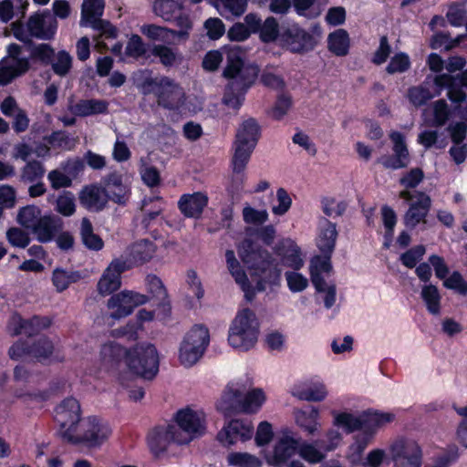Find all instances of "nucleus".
I'll return each mask as SVG.
<instances>
[{"label": "nucleus", "instance_id": "nucleus-23", "mask_svg": "<svg viewBox=\"0 0 467 467\" xmlns=\"http://www.w3.org/2000/svg\"><path fill=\"white\" fill-rule=\"evenodd\" d=\"M298 451V441L293 433L285 430L276 441L272 453V462L275 465L285 463Z\"/></svg>", "mask_w": 467, "mask_h": 467}, {"label": "nucleus", "instance_id": "nucleus-20", "mask_svg": "<svg viewBox=\"0 0 467 467\" xmlns=\"http://www.w3.org/2000/svg\"><path fill=\"white\" fill-rule=\"evenodd\" d=\"M130 265L126 260L117 258L113 260L99 278L97 289L101 296H107L118 290L121 285V274L128 270Z\"/></svg>", "mask_w": 467, "mask_h": 467}, {"label": "nucleus", "instance_id": "nucleus-12", "mask_svg": "<svg viewBox=\"0 0 467 467\" xmlns=\"http://www.w3.org/2000/svg\"><path fill=\"white\" fill-rule=\"evenodd\" d=\"M321 35V27L317 24L313 25L308 30L293 24L283 31L281 40L291 52L301 53L313 49Z\"/></svg>", "mask_w": 467, "mask_h": 467}, {"label": "nucleus", "instance_id": "nucleus-19", "mask_svg": "<svg viewBox=\"0 0 467 467\" xmlns=\"http://www.w3.org/2000/svg\"><path fill=\"white\" fill-rule=\"evenodd\" d=\"M177 436L176 426L172 423L156 426L147 436L148 446L158 456L166 451L171 444H179Z\"/></svg>", "mask_w": 467, "mask_h": 467}, {"label": "nucleus", "instance_id": "nucleus-17", "mask_svg": "<svg viewBox=\"0 0 467 467\" xmlns=\"http://www.w3.org/2000/svg\"><path fill=\"white\" fill-rule=\"evenodd\" d=\"M148 300V296L143 294L123 290L113 295L108 300L107 306L110 317L119 319L130 315L135 307L146 304Z\"/></svg>", "mask_w": 467, "mask_h": 467}, {"label": "nucleus", "instance_id": "nucleus-31", "mask_svg": "<svg viewBox=\"0 0 467 467\" xmlns=\"http://www.w3.org/2000/svg\"><path fill=\"white\" fill-rule=\"evenodd\" d=\"M79 161L68 160L62 165L63 170H55L49 172L48 179L54 188L68 187L79 168Z\"/></svg>", "mask_w": 467, "mask_h": 467}, {"label": "nucleus", "instance_id": "nucleus-26", "mask_svg": "<svg viewBox=\"0 0 467 467\" xmlns=\"http://www.w3.org/2000/svg\"><path fill=\"white\" fill-rule=\"evenodd\" d=\"M57 28V20L50 13L31 16V37L50 39L56 34Z\"/></svg>", "mask_w": 467, "mask_h": 467}, {"label": "nucleus", "instance_id": "nucleus-11", "mask_svg": "<svg viewBox=\"0 0 467 467\" xmlns=\"http://www.w3.org/2000/svg\"><path fill=\"white\" fill-rule=\"evenodd\" d=\"M126 364L134 374L151 379L159 370V355L151 344L138 345L126 353Z\"/></svg>", "mask_w": 467, "mask_h": 467}, {"label": "nucleus", "instance_id": "nucleus-29", "mask_svg": "<svg viewBox=\"0 0 467 467\" xmlns=\"http://www.w3.org/2000/svg\"><path fill=\"white\" fill-rule=\"evenodd\" d=\"M126 351L116 342H108L102 345L99 351V363L101 368L111 370L116 368L123 357L126 358Z\"/></svg>", "mask_w": 467, "mask_h": 467}, {"label": "nucleus", "instance_id": "nucleus-1", "mask_svg": "<svg viewBox=\"0 0 467 467\" xmlns=\"http://www.w3.org/2000/svg\"><path fill=\"white\" fill-rule=\"evenodd\" d=\"M246 51L237 45L224 46L209 51L203 60L204 69L213 71L225 60L223 76L228 79L223 103L238 110L245 99V94L258 78L259 67L254 63L245 62Z\"/></svg>", "mask_w": 467, "mask_h": 467}, {"label": "nucleus", "instance_id": "nucleus-59", "mask_svg": "<svg viewBox=\"0 0 467 467\" xmlns=\"http://www.w3.org/2000/svg\"><path fill=\"white\" fill-rule=\"evenodd\" d=\"M428 206H410L406 213L405 221L408 226L414 227L420 222H424Z\"/></svg>", "mask_w": 467, "mask_h": 467}, {"label": "nucleus", "instance_id": "nucleus-28", "mask_svg": "<svg viewBox=\"0 0 467 467\" xmlns=\"http://www.w3.org/2000/svg\"><path fill=\"white\" fill-rule=\"evenodd\" d=\"M61 228L62 221L60 218L57 216H44L31 225V234L39 242L46 243L51 241L55 233Z\"/></svg>", "mask_w": 467, "mask_h": 467}, {"label": "nucleus", "instance_id": "nucleus-48", "mask_svg": "<svg viewBox=\"0 0 467 467\" xmlns=\"http://www.w3.org/2000/svg\"><path fill=\"white\" fill-rule=\"evenodd\" d=\"M260 39L269 43L275 41L278 36V23L273 16L267 17L258 31Z\"/></svg>", "mask_w": 467, "mask_h": 467}, {"label": "nucleus", "instance_id": "nucleus-57", "mask_svg": "<svg viewBox=\"0 0 467 467\" xmlns=\"http://www.w3.org/2000/svg\"><path fill=\"white\" fill-rule=\"evenodd\" d=\"M31 61L38 59L44 63H48L54 55V50L47 44L34 45L31 42Z\"/></svg>", "mask_w": 467, "mask_h": 467}, {"label": "nucleus", "instance_id": "nucleus-64", "mask_svg": "<svg viewBox=\"0 0 467 467\" xmlns=\"http://www.w3.org/2000/svg\"><path fill=\"white\" fill-rule=\"evenodd\" d=\"M346 10L342 6L331 7L327 10L325 20L332 26H341L346 21Z\"/></svg>", "mask_w": 467, "mask_h": 467}, {"label": "nucleus", "instance_id": "nucleus-35", "mask_svg": "<svg viewBox=\"0 0 467 467\" xmlns=\"http://www.w3.org/2000/svg\"><path fill=\"white\" fill-rule=\"evenodd\" d=\"M278 253L283 265L294 270H299L303 266L304 261L301 258L299 248L292 241L283 242L282 248Z\"/></svg>", "mask_w": 467, "mask_h": 467}, {"label": "nucleus", "instance_id": "nucleus-30", "mask_svg": "<svg viewBox=\"0 0 467 467\" xmlns=\"http://www.w3.org/2000/svg\"><path fill=\"white\" fill-rule=\"evenodd\" d=\"M109 103L104 99H81L75 104H69V111L78 117L103 114L108 111Z\"/></svg>", "mask_w": 467, "mask_h": 467}, {"label": "nucleus", "instance_id": "nucleus-33", "mask_svg": "<svg viewBox=\"0 0 467 467\" xmlns=\"http://www.w3.org/2000/svg\"><path fill=\"white\" fill-rule=\"evenodd\" d=\"M451 113L444 99L436 100L424 110L426 120L430 125L436 127L444 125Z\"/></svg>", "mask_w": 467, "mask_h": 467}, {"label": "nucleus", "instance_id": "nucleus-63", "mask_svg": "<svg viewBox=\"0 0 467 467\" xmlns=\"http://www.w3.org/2000/svg\"><path fill=\"white\" fill-rule=\"evenodd\" d=\"M147 287L153 297L159 300H163L166 297V290L159 277L149 275L147 277Z\"/></svg>", "mask_w": 467, "mask_h": 467}, {"label": "nucleus", "instance_id": "nucleus-56", "mask_svg": "<svg viewBox=\"0 0 467 467\" xmlns=\"http://www.w3.org/2000/svg\"><path fill=\"white\" fill-rule=\"evenodd\" d=\"M425 254V247L423 245H417L400 256L402 264L409 268H413L417 263L422 258Z\"/></svg>", "mask_w": 467, "mask_h": 467}, {"label": "nucleus", "instance_id": "nucleus-27", "mask_svg": "<svg viewBox=\"0 0 467 467\" xmlns=\"http://www.w3.org/2000/svg\"><path fill=\"white\" fill-rule=\"evenodd\" d=\"M294 419L296 424L308 436H316L319 433L321 423L319 421L320 412L316 407L310 410H295Z\"/></svg>", "mask_w": 467, "mask_h": 467}, {"label": "nucleus", "instance_id": "nucleus-52", "mask_svg": "<svg viewBox=\"0 0 467 467\" xmlns=\"http://www.w3.org/2000/svg\"><path fill=\"white\" fill-rule=\"evenodd\" d=\"M288 288L294 292H301L308 285V280L302 274L295 271H287L285 274Z\"/></svg>", "mask_w": 467, "mask_h": 467}, {"label": "nucleus", "instance_id": "nucleus-16", "mask_svg": "<svg viewBox=\"0 0 467 467\" xmlns=\"http://www.w3.org/2000/svg\"><path fill=\"white\" fill-rule=\"evenodd\" d=\"M127 194V189L121 184H109L107 188L91 184L81 191L80 200L82 204H105L108 202L124 204L128 202Z\"/></svg>", "mask_w": 467, "mask_h": 467}, {"label": "nucleus", "instance_id": "nucleus-25", "mask_svg": "<svg viewBox=\"0 0 467 467\" xmlns=\"http://www.w3.org/2000/svg\"><path fill=\"white\" fill-rule=\"evenodd\" d=\"M35 153L38 157H45L48 154L50 147L62 150H70L74 146V140L71 139L66 131H56L50 136L45 133L42 136V141L39 144L35 141Z\"/></svg>", "mask_w": 467, "mask_h": 467}, {"label": "nucleus", "instance_id": "nucleus-5", "mask_svg": "<svg viewBox=\"0 0 467 467\" xmlns=\"http://www.w3.org/2000/svg\"><path fill=\"white\" fill-rule=\"evenodd\" d=\"M259 331L260 324L255 313L250 308H242L231 322L228 343L234 349L248 351L256 345Z\"/></svg>", "mask_w": 467, "mask_h": 467}, {"label": "nucleus", "instance_id": "nucleus-36", "mask_svg": "<svg viewBox=\"0 0 467 467\" xmlns=\"http://www.w3.org/2000/svg\"><path fill=\"white\" fill-rule=\"evenodd\" d=\"M156 253V245L148 240L134 243L129 250L130 260L134 264H143L150 261Z\"/></svg>", "mask_w": 467, "mask_h": 467}, {"label": "nucleus", "instance_id": "nucleus-3", "mask_svg": "<svg viewBox=\"0 0 467 467\" xmlns=\"http://www.w3.org/2000/svg\"><path fill=\"white\" fill-rule=\"evenodd\" d=\"M456 78L451 74H438L434 77L428 76L425 80L418 86L408 89V99L415 107H420L427 101L438 97L446 88L449 99L453 103L454 110L458 111L460 118L462 113L467 114L466 95L454 86Z\"/></svg>", "mask_w": 467, "mask_h": 467}, {"label": "nucleus", "instance_id": "nucleus-21", "mask_svg": "<svg viewBox=\"0 0 467 467\" xmlns=\"http://www.w3.org/2000/svg\"><path fill=\"white\" fill-rule=\"evenodd\" d=\"M8 52L9 57L0 61V85L8 84L26 70V63L18 58L20 47L12 44L9 46Z\"/></svg>", "mask_w": 467, "mask_h": 467}, {"label": "nucleus", "instance_id": "nucleus-18", "mask_svg": "<svg viewBox=\"0 0 467 467\" xmlns=\"http://www.w3.org/2000/svg\"><path fill=\"white\" fill-rule=\"evenodd\" d=\"M253 435L254 426L251 422L233 420L221 429L216 439L222 446L229 448L238 442H245L251 440Z\"/></svg>", "mask_w": 467, "mask_h": 467}, {"label": "nucleus", "instance_id": "nucleus-15", "mask_svg": "<svg viewBox=\"0 0 467 467\" xmlns=\"http://www.w3.org/2000/svg\"><path fill=\"white\" fill-rule=\"evenodd\" d=\"M80 414V405L74 398L65 399L57 407L55 419L59 425L58 433L63 440L69 442L82 421Z\"/></svg>", "mask_w": 467, "mask_h": 467}, {"label": "nucleus", "instance_id": "nucleus-14", "mask_svg": "<svg viewBox=\"0 0 467 467\" xmlns=\"http://www.w3.org/2000/svg\"><path fill=\"white\" fill-rule=\"evenodd\" d=\"M394 467H421L422 451L417 441L398 438L389 447Z\"/></svg>", "mask_w": 467, "mask_h": 467}, {"label": "nucleus", "instance_id": "nucleus-43", "mask_svg": "<svg viewBox=\"0 0 467 467\" xmlns=\"http://www.w3.org/2000/svg\"><path fill=\"white\" fill-rule=\"evenodd\" d=\"M80 235L84 245L90 249L99 251L103 247L102 239L94 234L93 227L88 219L83 218L80 226Z\"/></svg>", "mask_w": 467, "mask_h": 467}, {"label": "nucleus", "instance_id": "nucleus-4", "mask_svg": "<svg viewBox=\"0 0 467 467\" xmlns=\"http://www.w3.org/2000/svg\"><path fill=\"white\" fill-rule=\"evenodd\" d=\"M251 385L252 381L248 378L229 382L217 402V409L223 413H230L237 409L245 413L257 412L266 400V396L262 389H253L243 397Z\"/></svg>", "mask_w": 467, "mask_h": 467}, {"label": "nucleus", "instance_id": "nucleus-58", "mask_svg": "<svg viewBox=\"0 0 467 467\" xmlns=\"http://www.w3.org/2000/svg\"><path fill=\"white\" fill-rule=\"evenodd\" d=\"M274 436L272 425L267 421L259 423L255 433V443L257 446L268 444Z\"/></svg>", "mask_w": 467, "mask_h": 467}, {"label": "nucleus", "instance_id": "nucleus-22", "mask_svg": "<svg viewBox=\"0 0 467 467\" xmlns=\"http://www.w3.org/2000/svg\"><path fill=\"white\" fill-rule=\"evenodd\" d=\"M389 138L393 143L394 156H384L380 159L383 166L390 169H400L409 163V150L405 137L399 131H392Z\"/></svg>", "mask_w": 467, "mask_h": 467}, {"label": "nucleus", "instance_id": "nucleus-13", "mask_svg": "<svg viewBox=\"0 0 467 467\" xmlns=\"http://www.w3.org/2000/svg\"><path fill=\"white\" fill-rule=\"evenodd\" d=\"M111 432V428L107 421L97 417H88L81 421L69 442L99 447L109 438Z\"/></svg>", "mask_w": 467, "mask_h": 467}, {"label": "nucleus", "instance_id": "nucleus-45", "mask_svg": "<svg viewBox=\"0 0 467 467\" xmlns=\"http://www.w3.org/2000/svg\"><path fill=\"white\" fill-rule=\"evenodd\" d=\"M420 295L429 312L433 315H438L441 306V296L438 288L433 285H424Z\"/></svg>", "mask_w": 467, "mask_h": 467}, {"label": "nucleus", "instance_id": "nucleus-7", "mask_svg": "<svg viewBox=\"0 0 467 467\" xmlns=\"http://www.w3.org/2000/svg\"><path fill=\"white\" fill-rule=\"evenodd\" d=\"M160 85V90L156 91L160 106L177 111L180 114L196 113L201 109L200 105L192 104V98L186 97L182 88L174 80L167 77H161Z\"/></svg>", "mask_w": 467, "mask_h": 467}, {"label": "nucleus", "instance_id": "nucleus-38", "mask_svg": "<svg viewBox=\"0 0 467 467\" xmlns=\"http://www.w3.org/2000/svg\"><path fill=\"white\" fill-rule=\"evenodd\" d=\"M140 32L150 40L167 44L173 43L176 34L175 30L154 24L143 25L140 27Z\"/></svg>", "mask_w": 467, "mask_h": 467}, {"label": "nucleus", "instance_id": "nucleus-24", "mask_svg": "<svg viewBox=\"0 0 467 467\" xmlns=\"http://www.w3.org/2000/svg\"><path fill=\"white\" fill-rule=\"evenodd\" d=\"M291 393L300 400L320 402L328 396V389L323 381L311 380L294 386Z\"/></svg>", "mask_w": 467, "mask_h": 467}, {"label": "nucleus", "instance_id": "nucleus-62", "mask_svg": "<svg viewBox=\"0 0 467 467\" xmlns=\"http://www.w3.org/2000/svg\"><path fill=\"white\" fill-rule=\"evenodd\" d=\"M6 237L13 246L20 248H25L29 242L27 234L18 228L9 229L6 233Z\"/></svg>", "mask_w": 467, "mask_h": 467}, {"label": "nucleus", "instance_id": "nucleus-2", "mask_svg": "<svg viewBox=\"0 0 467 467\" xmlns=\"http://www.w3.org/2000/svg\"><path fill=\"white\" fill-rule=\"evenodd\" d=\"M238 254L251 271L252 280L256 283L254 288L251 286L246 274L242 269L232 250H227L225 253L226 265L236 284L245 293L246 298L251 299L254 290L264 291L266 285L278 284L281 270L278 269L277 265L271 259V255L267 251L255 249L250 241L245 240L239 246Z\"/></svg>", "mask_w": 467, "mask_h": 467}, {"label": "nucleus", "instance_id": "nucleus-49", "mask_svg": "<svg viewBox=\"0 0 467 467\" xmlns=\"http://www.w3.org/2000/svg\"><path fill=\"white\" fill-rule=\"evenodd\" d=\"M147 47L142 38L138 35H132L126 46L125 55L127 57L138 59L145 56Z\"/></svg>", "mask_w": 467, "mask_h": 467}, {"label": "nucleus", "instance_id": "nucleus-41", "mask_svg": "<svg viewBox=\"0 0 467 467\" xmlns=\"http://www.w3.org/2000/svg\"><path fill=\"white\" fill-rule=\"evenodd\" d=\"M324 255V257H314L310 263L311 281L315 287H319L321 285V282H325L321 276V274L328 273L331 270L330 255Z\"/></svg>", "mask_w": 467, "mask_h": 467}, {"label": "nucleus", "instance_id": "nucleus-51", "mask_svg": "<svg viewBox=\"0 0 467 467\" xmlns=\"http://www.w3.org/2000/svg\"><path fill=\"white\" fill-rule=\"evenodd\" d=\"M72 65V57L66 51H59L54 61L52 62V68L57 75L65 76L68 73Z\"/></svg>", "mask_w": 467, "mask_h": 467}, {"label": "nucleus", "instance_id": "nucleus-9", "mask_svg": "<svg viewBox=\"0 0 467 467\" xmlns=\"http://www.w3.org/2000/svg\"><path fill=\"white\" fill-rule=\"evenodd\" d=\"M104 0H84L81 8L80 26L101 31L96 44L99 48H109L104 40L114 39L117 36L116 28L109 22L100 19L104 12Z\"/></svg>", "mask_w": 467, "mask_h": 467}, {"label": "nucleus", "instance_id": "nucleus-53", "mask_svg": "<svg viewBox=\"0 0 467 467\" xmlns=\"http://www.w3.org/2000/svg\"><path fill=\"white\" fill-rule=\"evenodd\" d=\"M394 415L389 412H372L364 414L365 426L380 428L393 420Z\"/></svg>", "mask_w": 467, "mask_h": 467}, {"label": "nucleus", "instance_id": "nucleus-34", "mask_svg": "<svg viewBox=\"0 0 467 467\" xmlns=\"http://www.w3.org/2000/svg\"><path fill=\"white\" fill-rule=\"evenodd\" d=\"M185 0H155L153 12L165 21H172L184 7Z\"/></svg>", "mask_w": 467, "mask_h": 467}, {"label": "nucleus", "instance_id": "nucleus-40", "mask_svg": "<svg viewBox=\"0 0 467 467\" xmlns=\"http://www.w3.org/2000/svg\"><path fill=\"white\" fill-rule=\"evenodd\" d=\"M226 462L232 467H262V460L246 451H232L227 454Z\"/></svg>", "mask_w": 467, "mask_h": 467}, {"label": "nucleus", "instance_id": "nucleus-44", "mask_svg": "<svg viewBox=\"0 0 467 467\" xmlns=\"http://www.w3.org/2000/svg\"><path fill=\"white\" fill-rule=\"evenodd\" d=\"M54 352L53 343L45 337H39L31 347V358L39 362H45L50 359Z\"/></svg>", "mask_w": 467, "mask_h": 467}, {"label": "nucleus", "instance_id": "nucleus-39", "mask_svg": "<svg viewBox=\"0 0 467 467\" xmlns=\"http://www.w3.org/2000/svg\"><path fill=\"white\" fill-rule=\"evenodd\" d=\"M329 50L337 56H345L349 49V36L345 29H337L327 37Z\"/></svg>", "mask_w": 467, "mask_h": 467}, {"label": "nucleus", "instance_id": "nucleus-6", "mask_svg": "<svg viewBox=\"0 0 467 467\" xmlns=\"http://www.w3.org/2000/svg\"><path fill=\"white\" fill-rule=\"evenodd\" d=\"M259 126L254 119L244 120L237 130L232 159L233 171L244 172L259 139Z\"/></svg>", "mask_w": 467, "mask_h": 467}, {"label": "nucleus", "instance_id": "nucleus-8", "mask_svg": "<svg viewBox=\"0 0 467 467\" xmlns=\"http://www.w3.org/2000/svg\"><path fill=\"white\" fill-rule=\"evenodd\" d=\"M210 341L208 329L201 325L192 327L184 336L178 353L182 366L191 368L202 357Z\"/></svg>", "mask_w": 467, "mask_h": 467}, {"label": "nucleus", "instance_id": "nucleus-60", "mask_svg": "<svg viewBox=\"0 0 467 467\" xmlns=\"http://www.w3.org/2000/svg\"><path fill=\"white\" fill-rule=\"evenodd\" d=\"M141 77H143L141 79L137 80V86L140 91L143 94L154 93L156 95V91L161 88V78H152L146 73H142Z\"/></svg>", "mask_w": 467, "mask_h": 467}, {"label": "nucleus", "instance_id": "nucleus-50", "mask_svg": "<svg viewBox=\"0 0 467 467\" xmlns=\"http://www.w3.org/2000/svg\"><path fill=\"white\" fill-rule=\"evenodd\" d=\"M151 52L160 58V61L165 67L173 66L178 58L177 53L171 47L163 45L153 46Z\"/></svg>", "mask_w": 467, "mask_h": 467}, {"label": "nucleus", "instance_id": "nucleus-46", "mask_svg": "<svg viewBox=\"0 0 467 467\" xmlns=\"http://www.w3.org/2000/svg\"><path fill=\"white\" fill-rule=\"evenodd\" d=\"M411 62L408 54L404 52L396 53L391 57L386 70L389 74L404 73L410 67Z\"/></svg>", "mask_w": 467, "mask_h": 467}, {"label": "nucleus", "instance_id": "nucleus-37", "mask_svg": "<svg viewBox=\"0 0 467 467\" xmlns=\"http://www.w3.org/2000/svg\"><path fill=\"white\" fill-rule=\"evenodd\" d=\"M333 424L344 428L348 432L365 427L364 414H353L349 412H333Z\"/></svg>", "mask_w": 467, "mask_h": 467}, {"label": "nucleus", "instance_id": "nucleus-61", "mask_svg": "<svg viewBox=\"0 0 467 467\" xmlns=\"http://www.w3.org/2000/svg\"><path fill=\"white\" fill-rule=\"evenodd\" d=\"M246 223H263L267 218V213L265 209H256L253 206H246L243 212Z\"/></svg>", "mask_w": 467, "mask_h": 467}, {"label": "nucleus", "instance_id": "nucleus-10", "mask_svg": "<svg viewBox=\"0 0 467 467\" xmlns=\"http://www.w3.org/2000/svg\"><path fill=\"white\" fill-rule=\"evenodd\" d=\"M206 416L201 410L184 408L174 416L173 426H176L179 445L188 444L193 439L205 432Z\"/></svg>", "mask_w": 467, "mask_h": 467}, {"label": "nucleus", "instance_id": "nucleus-32", "mask_svg": "<svg viewBox=\"0 0 467 467\" xmlns=\"http://www.w3.org/2000/svg\"><path fill=\"white\" fill-rule=\"evenodd\" d=\"M337 232L336 225L328 221L321 223L317 244L324 254L331 255L334 251Z\"/></svg>", "mask_w": 467, "mask_h": 467}, {"label": "nucleus", "instance_id": "nucleus-42", "mask_svg": "<svg viewBox=\"0 0 467 467\" xmlns=\"http://www.w3.org/2000/svg\"><path fill=\"white\" fill-rule=\"evenodd\" d=\"M213 5L222 16L229 18L230 16H240L244 13L246 0H216Z\"/></svg>", "mask_w": 467, "mask_h": 467}, {"label": "nucleus", "instance_id": "nucleus-54", "mask_svg": "<svg viewBox=\"0 0 467 467\" xmlns=\"http://www.w3.org/2000/svg\"><path fill=\"white\" fill-rule=\"evenodd\" d=\"M79 275L77 273H67L63 270L57 269L53 274V283L57 290H65L69 284L76 282Z\"/></svg>", "mask_w": 467, "mask_h": 467}, {"label": "nucleus", "instance_id": "nucleus-55", "mask_svg": "<svg viewBox=\"0 0 467 467\" xmlns=\"http://www.w3.org/2000/svg\"><path fill=\"white\" fill-rule=\"evenodd\" d=\"M449 23L453 26H462L467 21V11L462 5H452L447 12Z\"/></svg>", "mask_w": 467, "mask_h": 467}, {"label": "nucleus", "instance_id": "nucleus-47", "mask_svg": "<svg viewBox=\"0 0 467 467\" xmlns=\"http://www.w3.org/2000/svg\"><path fill=\"white\" fill-rule=\"evenodd\" d=\"M298 454L301 458L311 464L321 462L326 454L311 443H303L298 446Z\"/></svg>", "mask_w": 467, "mask_h": 467}]
</instances>
